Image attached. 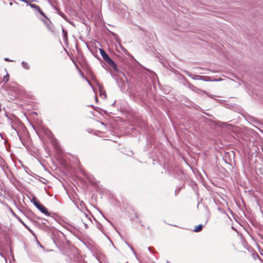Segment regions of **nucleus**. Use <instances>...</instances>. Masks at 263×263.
Returning a JSON list of instances; mask_svg holds the SVG:
<instances>
[{"mask_svg": "<svg viewBox=\"0 0 263 263\" xmlns=\"http://www.w3.org/2000/svg\"><path fill=\"white\" fill-rule=\"evenodd\" d=\"M100 54L103 59V60L110 66L113 69L119 72V70L117 68V65L115 62L109 57V56L106 53L105 51L103 49H100Z\"/></svg>", "mask_w": 263, "mask_h": 263, "instance_id": "1", "label": "nucleus"}, {"mask_svg": "<svg viewBox=\"0 0 263 263\" xmlns=\"http://www.w3.org/2000/svg\"><path fill=\"white\" fill-rule=\"evenodd\" d=\"M187 86L191 88L192 90H193V91L196 92H199V91H201L202 93H204V94H206L207 96H208L209 97H210V98H212V99H214V96L213 95H209L208 92L206 91H202L199 88H197L196 87L194 86V85H193L191 83H190L189 82H187Z\"/></svg>", "mask_w": 263, "mask_h": 263, "instance_id": "2", "label": "nucleus"}, {"mask_svg": "<svg viewBox=\"0 0 263 263\" xmlns=\"http://www.w3.org/2000/svg\"><path fill=\"white\" fill-rule=\"evenodd\" d=\"M184 73L189 77H191L192 79L194 80H204L203 79V77L199 76V75H196V74H193L191 73L189 71H184Z\"/></svg>", "mask_w": 263, "mask_h": 263, "instance_id": "3", "label": "nucleus"}, {"mask_svg": "<svg viewBox=\"0 0 263 263\" xmlns=\"http://www.w3.org/2000/svg\"><path fill=\"white\" fill-rule=\"evenodd\" d=\"M43 22L44 23V24H45V25L46 26V27H47V28L48 29V30L51 32H53V24L52 23H51V22L48 19V20H47L46 19V20H43Z\"/></svg>", "mask_w": 263, "mask_h": 263, "instance_id": "4", "label": "nucleus"}, {"mask_svg": "<svg viewBox=\"0 0 263 263\" xmlns=\"http://www.w3.org/2000/svg\"><path fill=\"white\" fill-rule=\"evenodd\" d=\"M40 211L43 214L46 215H50V213L48 212V211L46 208H45L44 205L41 208Z\"/></svg>", "mask_w": 263, "mask_h": 263, "instance_id": "5", "label": "nucleus"}, {"mask_svg": "<svg viewBox=\"0 0 263 263\" xmlns=\"http://www.w3.org/2000/svg\"><path fill=\"white\" fill-rule=\"evenodd\" d=\"M202 228H203V225L201 224H199L198 226H197L195 227V229H194V231H195L196 232H200L202 230Z\"/></svg>", "mask_w": 263, "mask_h": 263, "instance_id": "6", "label": "nucleus"}, {"mask_svg": "<svg viewBox=\"0 0 263 263\" xmlns=\"http://www.w3.org/2000/svg\"><path fill=\"white\" fill-rule=\"evenodd\" d=\"M29 6L32 8H33L35 10L37 11V10H40V7L35 5V4H29Z\"/></svg>", "mask_w": 263, "mask_h": 263, "instance_id": "7", "label": "nucleus"}, {"mask_svg": "<svg viewBox=\"0 0 263 263\" xmlns=\"http://www.w3.org/2000/svg\"><path fill=\"white\" fill-rule=\"evenodd\" d=\"M62 32L63 34L64 39L67 40L68 38L67 32L64 29L62 28Z\"/></svg>", "mask_w": 263, "mask_h": 263, "instance_id": "8", "label": "nucleus"}, {"mask_svg": "<svg viewBox=\"0 0 263 263\" xmlns=\"http://www.w3.org/2000/svg\"><path fill=\"white\" fill-rule=\"evenodd\" d=\"M22 66L26 69H29L30 67L27 63L26 62L23 61L22 62Z\"/></svg>", "mask_w": 263, "mask_h": 263, "instance_id": "9", "label": "nucleus"}, {"mask_svg": "<svg viewBox=\"0 0 263 263\" xmlns=\"http://www.w3.org/2000/svg\"><path fill=\"white\" fill-rule=\"evenodd\" d=\"M9 74L7 73L5 76L3 77V81L6 83L9 81Z\"/></svg>", "mask_w": 263, "mask_h": 263, "instance_id": "10", "label": "nucleus"}, {"mask_svg": "<svg viewBox=\"0 0 263 263\" xmlns=\"http://www.w3.org/2000/svg\"><path fill=\"white\" fill-rule=\"evenodd\" d=\"M37 11L39 12L40 14L43 16L45 18V19L48 20V18L45 15L44 12L41 9V8H40V10H37Z\"/></svg>", "mask_w": 263, "mask_h": 263, "instance_id": "11", "label": "nucleus"}, {"mask_svg": "<svg viewBox=\"0 0 263 263\" xmlns=\"http://www.w3.org/2000/svg\"><path fill=\"white\" fill-rule=\"evenodd\" d=\"M17 219L25 228H26L28 230L31 231V230L30 229V228L18 217H17Z\"/></svg>", "mask_w": 263, "mask_h": 263, "instance_id": "12", "label": "nucleus"}, {"mask_svg": "<svg viewBox=\"0 0 263 263\" xmlns=\"http://www.w3.org/2000/svg\"><path fill=\"white\" fill-rule=\"evenodd\" d=\"M31 201L35 206H36V204H39L40 203L39 201L36 200L35 197H33Z\"/></svg>", "mask_w": 263, "mask_h": 263, "instance_id": "13", "label": "nucleus"}, {"mask_svg": "<svg viewBox=\"0 0 263 263\" xmlns=\"http://www.w3.org/2000/svg\"><path fill=\"white\" fill-rule=\"evenodd\" d=\"M100 96H102V95H104L105 98L106 97V93L104 90H102V88L100 87Z\"/></svg>", "mask_w": 263, "mask_h": 263, "instance_id": "14", "label": "nucleus"}, {"mask_svg": "<svg viewBox=\"0 0 263 263\" xmlns=\"http://www.w3.org/2000/svg\"><path fill=\"white\" fill-rule=\"evenodd\" d=\"M59 15L61 16L65 21H68L67 16L62 12L59 13Z\"/></svg>", "mask_w": 263, "mask_h": 263, "instance_id": "15", "label": "nucleus"}, {"mask_svg": "<svg viewBox=\"0 0 263 263\" xmlns=\"http://www.w3.org/2000/svg\"><path fill=\"white\" fill-rule=\"evenodd\" d=\"M43 205L41 204L40 203H39V204H36V206H35L39 210H40L41 208L43 206Z\"/></svg>", "mask_w": 263, "mask_h": 263, "instance_id": "16", "label": "nucleus"}, {"mask_svg": "<svg viewBox=\"0 0 263 263\" xmlns=\"http://www.w3.org/2000/svg\"><path fill=\"white\" fill-rule=\"evenodd\" d=\"M19 139H20V140L21 141V142H22V144H23L24 146H26V144L25 142L23 140V138H22L21 137L19 136Z\"/></svg>", "mask_w": 263, "mask_h": 263, "instance_id": "17", "label": "nucleus"}, {"mask_svg": "<svg viewBox=\"0 0 263 263\" xmlns=\"http://www.w3.org/2000/svg\"><path fill=\"white\" fill-rule=\"evenodd\" d=\"M10 211H11V213L13 215H14L15 217H17L18 216H17L14 213V212L11 210V209L10 208Z\"/></svg>", "mask_w": 263, "mask_h": 263, "instance_id": "18", "label": "nucleus"}, {"mask_svg": "<svg viewBox=\"0 0 263 263\" xmlns=\"http://www.w3.org/2000/svg\"><path fill=\"white\" fill-rule=\"evenodd\" d=\"M23 2H24V3H26V4H29H29H30V3L29 2V1H27V0H23Z\"/></svg>", "mask_w": 263, "mask_h": 263, "instance_id": "19", "label": "nucleus"}, {"mask_svg": "<svg viewBox=\"0 0 263 263\" xmlns=\"http://www.w3.org/2000/svg\"><path fill=\"white\" fill-rule=\"evenodd\" d=\"M4 60L5 61H12V60H10L9 58H5Z\"/></svg>", "mask_w": 263, "mask_h": 263, "instance_id": "20", "label": "nucleus"}, {"mask_svg": "<svg viewBox=\"0 0 263 263\" xmlns=\"http://www.w3.org/2000/svg\"><path fill=\"white\" fill-rule=\"evenodd\" d=\"M84 226H85V228H86V229H87V228H88V226H87V224L84 223Z\"/></svg>", "mask_w": 263, "mask_h": 263, "instance_id": "21", "label": "nucleus"}, {"mask_svg": "<svg viewBox=\"0 0 263 263\" xmlns=\"http://www.w3.org/2000/svg\"><path fill=\"white\" fill-rule=\"evenodd\" d=\"M151 249H152V248H151V247H149L148 248V250L149 251H151Z\"/></svg>", "mask_w": 263, "mask_h": 263, "instance_id": "22", "label": "nucleus"}, {"mask_svg": "<svg viewBox=\"0 0 263 263\" xmlns=\"http://www.w3.org/2000/svg\"><path fill=\"white\" fill-rule=\"evenodd\" d=\"M11 127H12V128L13 129H14L15 130H16L15 128L13 127V125H12V126H11Z\"/></svg>", "mask_w": 263, "mask_h": 263, "instance_id": "23", "label": "nucleus"}, {"mask_svg": "<svg viewBox=\"0 0 263 263\" xmlns=\"http://www.w3.org/2000/svg\"><path fill=\"white\" fill-rule=\"evenodd\" d=\"M9 5H10V6H12V2H10V3H9Z\"/></svg>", "mask_w": 263, "mask_h": 263, "instance_id": "24", "label": "nucleus"}, {"mask_svg": "<svg viewBox=\"0 0 263 263\" xmlns=\"http://www.w3.org/2000/svg\"><path fill=\"white\" fill-rule=\"evenodd\" d=\"M177 193H178V192L176 191V192H175V195H177Z\"/></svg>", "mask_w": 263, "mask_h": 263, "instance_id": "25", "label": "nucleus"}, {"mask_svg": "<svg viewBox=\"0 0 263 263\" xmlns=\"http://www.w3.org/2000/svg\"><path fill=\"white\" fill-rule=\"evenodd\" d=\"M96 101H98V98H97V97H96Z\"/></svg>", "mask_w": 263, "mask_h": 263, "instance_id": "26", "label": "nucleus"}, {"mask_svg": "<svg viewBox=\"0 0 263 263\" xmlns=\"http://www.w3.org/2000/svg\"><path fill=\"white\" fill-rule=\"evenodd\" d=\"M13 2L16 3V4H17V3L16 1H13Z\"/></svg>", "mask_w": 263, "mask_h": 263, "instance_id": "27", "label": "nucleus"}]
</instances>
